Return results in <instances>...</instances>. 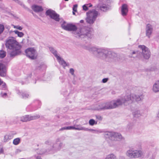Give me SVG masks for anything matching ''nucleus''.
Here are the masks:
<instances>
[{
    "label": "nucleus",
    "mask_w": 159,
    "mask_h": 159,
    "mask_svg": "<svg viewBox=\"0 0 159 159\" xmlns=\"http://www.w3.org/2000/svg\"><path fill=\"white\" fill-rule=\"evenodd\" d=\"M21 141V139L19 138H17L14 139L13 141V143L14 145H17L19 144Z\"/></svg>",
    "instance_id": "27"
},
{
    "label": "nucleus",
    "mask_w": 159,
    "mask_h": 159,
    "mask_svg": "<svg viewBox=\"0 0 159 159\" xmlns=\"http://www.w3.org/2000/svg\"><path fill=\"white\" fill-rule=\"evenodd\" d=\"M110 145L111 146H113L114 145V144L113 143H110Z\"/></svg>",
    "instance_id": "48"
},
{
    "label": "nucleus",
    "mask_w": 159,
    "mask_h": 159,
    "mask_svg": "<svg viewBox=\"0 0 159 159\" xmlns=\"http://www.w3.org/2000/svg\"><path fill=\"white\" fill-rule=\"evenodd\" d=\"M12 26L14 28L20 30H21L23 29L22 27L19 25H12Z\"/></svg>",
    "instance_id": "36"
},
{
    "label": "nucleus",
    "mask_w": 159,
    "mask_h": 159,
    "mask_svg": "<svg viewBox=\"0 0 159 159\" xmlns=\"http://www.w3.org/2000/svg\"><path fill=\"white\" fill-rule=\"evenodd\" d=\"M1 94L2 97L3 98H5L7 96V93H2L1 92Z\"/></svg>",
    "instance_id": "39"
},
{
    "label": "nucleus",
    "mask_w": 159,
    "mask_h": 159,
    "mask_svg": "<svg viewBox=\"0 0 159 159\" xmlns=\"http://www.w3.org/2000/svg\"><path fill=\"white\" fill-rule=\"evenodd\" d=\"M128 11V5L125 4H123L121 8V14L123 16H126L127 15Z\"/></svg>",
    "instance_id": "16"
},
{
    "label": "nucleus",
    "mask_w": 159,
    "mask_h": 159,
    "mask_svg": "<svg viewBox=\"0 0 159 159\" xmlns=\"http://www.w3.org/2000/svg\"><path fill=\"white\" fill-rule=\"evenodd\" d=\"M110 109L109 102L98 103L94 106L93 109L94 110H102Z\"/></svg>",
    "instance_id": "11"
},
{
    "label": "nucleus",
    "mask_w": 159,
    "mask_h": 159,
    "mask_svg": "<svg viewBox=\"0 0 159 159\" xmlns=\"http://www.w3.org/2000/svg\"><path fill=\"white\" fill-rule=\"evenodd\" d=\"M15 18L16 19H17V18H18V17H16Z\"/></svg>",
    "instance_id": "51"
},
{
    "label": "nucleus",
    "mask_w": 159,
    "mask_h": 159,
    "mask_svg": "<svg viewBox=\"0 0 159 159\" xmlns=\"http://www.w3.org/2000/svg\"><path fill=\"white\" fill-rule=\"evenodd\" d=\"M141 99V96L135 94H131L130 95L121 97L109 102L110 109H113L123 104L127 105L134 101L138 102Z\"/></svg>",
    "instance_id": "2"
},
{
    "label": "nucleus",
    "mask_w": 159,
    "mask_h": 159,
    "mask_svg": "<svg viewBox=\"0 0 159 159\" xmlns=\"http://www.w3.org/2000/svg\"><path fill=\"white\" fill-rule=\"evenodd\" d=\"M17 93L18 95L20 96H21V98L24 99L28 98L29 96V94L25 92H20L19 91Z\"/></svg>",
    "instance_id": "23"
},
{
    "label": "nucleus",
    "mask_w": 159,
    "mask_h": 159,
    "mask_svg": "<svg viewBox=\"0 0 159 159\" xmlns=\"http://www.w3.org/2000/svg\"><path fill=\"white\" fill-rule=\"evenodd\" d=\"M39 117L40 116L39 115H36L32 116L27 115L21 117V120L23 122H26L28 121L35 120Z\"/></svg>",
    "instance_id": "13"
},
{
    "label": "nucleus",
    "mask_w": 159,
    "mask_h": 159,
    "mask_svg": "<svg viewBox=\"0 0 159 159\" xmlns=\"http://www.w3.org/2000/svg\"><path fill=\"white\" fill-rule=\"evenodd\" d=\"M89 123L90 125L93 126L95 124H97L98 121H95L93 119H91L89 120Z\"/></svg>",
    "instance_id": "29"
},
{
    "label": "nucleus",
    "mask_w": 159,
    "mask_h": 159,
    "mask_svg": "<svg viewBox=\"0 0 159 159\" xmlns=\"http://www.w3.org/2000/svg\"><path fill=\"white\" fill-rule=\"evenodd\" d=\"M133 115L135 117H138L141 115L140 111L139 110L135 111L133 112Z\"/></svg>",
    "instance_id": "31"
},
{
    "label": "nucleus",
    "mask_w": 159,
    "mask_h": 159,
    "mask_svg": "<svg viewBox=\"0 0 159 159\" xmlns=\"http://www.w3.org/2000/svg\"><path fill=\"white\" fill-rule=\"evenodd\" d=\"M46 144H47V143L49 144V143H50L49 141H46Z\"/></svg>",
    "instance_id": "49"
},
{
    "label": "nucleus",
    "mask_w": 159,
    "mask_h": 159,
    "mask_svg": "<svg viewBox=\"0 0 159 159\" xmlns=\"http://www.w3.org/2000/svg\"><path fill=\"white\" fill-rule=\"evenodd\" d=\"M77 5L76 4L74 5L73 7V10L74 11H76L77 9Z\"/></svg>",
    "instance_id": "37"
},
{
    "label": "nucleus",
    "mask_w": 159,
    "mask_h": 159,
    "mask_svg": "<svg viewBox=\"0 0 159 159\" xmlns=\"http://www.w3.org/2000/svg\"><path fill=\"white\" fill-rule=\"evenodd\" d=\"M157 118L159 120V111H158V113L157 114Z\"/></svg>",
    "instance_id": "44"
},
{
    "label": "nucleus",
    "mask_w": 159,
    "mask_h": 159,
    "mask_svg": "<svg viewBox=\"0 0 159 159\" xmlns=\"http://www.w3.org/2000/svg\"><path fill=\"white\" fill-rule=\"evenodd\" d=\"M32 9L35 12H39L43 11V9L41 6L33 5L32 6Z\"/></svg>",
    "instance_id": "22"
},
{
    "label": "nucleus",
    "mask_w": 159,
    "mask_h": 159,
    "mask_svg": "<svg viewBox=\"0 0 159 159\" xmlns=\"http://www.w3.org/2000/svg\"><path fill=\"white\" fill-rule=\"evenodd\" d=\"M76 127H75L74 128L75 130H83L86 131V128H85L80 125H76Z\"/></svg>",
    "instance_id": "25"
},
{
    "label": "nucleus",
    "mask_w": 159,
    "mask_h": 159,
    "mask_svg": "<svg viewBox=\"0 0 159 159\" xmlns=\"http://www.w3.org/2000/svg\"><path fill=\"white\" fill-rule=\"evenodd\" d=\"M87 5L88 6H87L85 5H83V9L85 11H86L88 9V7H91L92 6V5L91 4H87Z\"/></svg>",
    "instance_id": "35"
},
{
    "label": "nucleus",
    "mask_w": 159,
    "mask_h": 159,
    "mask_svg": "<svg viewBox=\"0 0 159 159\" xmlns=\"http://www.w3.org/2000/svg\"><path fill=\"white\" fill-rule=\"evenodd\" d=\"M2 0H0V1H1Z\"/></svg>",
    "instance_id": "55"
},
{
    "label": "nucleus",
    "mask_w": 159,
    "mask_h": 159,
    "mask_svg": "<svg viewBox=\"0 0 159 159\" xmlns=\"http://www.w3.org/2000/svg\"><path fill=\"white\" fill-rule=\"evenodd\" d=\"M104 137L112 141H120L123 140L124 138L122 135L118 132L113 131H106L103 134Z\"/></svg>",
    "instance_id": "5"
},
{
    "label": "nucleus",
    "mask_w": 159,
    "mask_h": 159,
    "mask_svg": "<svg viewBox=\"0 0 159 159\" xmlns=\"http://www.w3.org/2000/svg\"><path fill=\"white\" fill-rule=\"evenodd\" d=\"M95 117L97 120L96 121H101L102 120V117L100 115H96Z\"/></svg>",
    "instance_id": "34"
},
{
    "label": "nucleus",
    "mask_w": 159,
    "mask_h": 159,
    "mask_svg": "<svg viewBox=\"0 0 159 159\" xmlns=\"http://www.w3.org/2000/svg\"><path fill=\"white\" fill-rule=\"evenodd\" d=\"M6 46L7 48L11 50L8 53L11 57H13L21 53V46L13 37L8 38L6 42Z\"/></svg>",
    "instance_id": "4"
},
{
    "label": "nucleus",
    "mask_w": 159,
    "mask_h": 159,
    "mask_svg": "<svg viewBox=\"0 0 159 159\" xmlns=\"http://www.w3.org/2000/svg\"><path fill=\"white\" fill-rule=\"evenodd\" d=\"M5 28L3 25L0 24V34L3 33Z\"/></svg>",
    "instance_id": "33"
},
{
    "label": "nucleus",
    "mask_w": 159,
    "mask_h": 159,
    "mask_svg": "<svg viewBox=\"0 0 159 159\" xmlns=\"http://www.w3.org/2000/svg\"><path fill=\"white\" fill-rule=\"evenodd\" d=\"M75 11H73V14L74 15H75Z\"/></svg>",
    "instance_id": "50"
},
{
    "label": "nucleus",
    "mask_w": 159,
    "mask_h": 159,
    "mask_svg": "<svg viewBox=\"0 0 159 159\" xmlns=\"http://www.w3.org/2000/svg\"><path fill=\"white\" fill-rule=\"evenodd\" d=\"M84 22V20H80V23H83Z\"/></svg>",
    "instance_id": "46"
},
{
    "label": "nucleus",
    "mask_w": 159,
    "mask_h": 159,
    "mask_svg": "<svg viewBox=\"0 0 159 159\" xmlns=\"http://www.w3.org/2000/svg\"><path fill=\"white\" fill-rule=\"evenodd\" d=\"M122 157L120 156L118 158L113 153H111L107 155L105 157L104 159H123Z\"/></svg>",
    "instance_id": "21"
},
{
    "label": "nucleus",
    "mask_w": 159,
    "mask_h": 159,
    "mask_svg": "<svg viewBox=\"0 0 159 159\" xmlns=\"http://www.w3.org/2000/svg\"><path fill=\"white\" fill-rule=\"evenodd\" d=\"M13 32L17 34L18 36L20 38L22 37L24 35V34L23 33L19 32L17 30H15L13 31Z\"/></svg>",
    "instance_id": "28"
},
{
    "label": "nucleus",
    "mask_w": 159,
    "mask_h": 159,
    "mask_svg": "<svg viewBox=\"0 0 159 159\" xmlns=\"http://www.w3.org/2000/svg\"><path fill=\"white\" fill-rule=\"evenodd\" d=\"M152 91L155 93L159 92V80L154 83L152 88Z\"/></svg>",
    "instance_id": "20"
},
{
    "label": "nucleus",
    "mask_w": 159,
    "mask_h": 159,
    "mask_svg": "<svg viewBox=\"0 0 159 159\" xmlns=\"http://www.w3.org/2000/svg\"><path fill=\"white\" fill-rule=\"evenodd\" d=\"M36 159H42L40 157L38 156L36 157Z\"/></svg>",
    "instance_id": "45"
},
{
    "label": "nucleus",
    "mask_w": 159,
    "mask_h": 159,
    "mask_svg": "<svg viewBox=\"0 0 159 159\" xmlns=\"http://www.w3.org/2000/svg\"><path fill=\"white\" fill-rule=\"evenodd\" d=\"M84 49L88 50L96 57L103 59L109 60L110 59L113 58V54H114L107 49L102 48H97L91 46H86Z\"/></svg>",
    "instance_id": "3"
},
{
    "label": "nucleus",
    "mask_w": 159,
    "mask_h": 159,
    "mask_svg": "<svg viewBox=\"0 0 159 159\" xmlns=\"http://www.w3.org/2000/svg\"><path fill=\"white\" fill-rule=\"evenodd\" d=\"M0 86L2 85V89H6V85L5 83L2 80V82L0 83Z\"/></svg>",
    "instance_id": "32"
},
{
    "label": "nucleus",
    "mask_w": 159,
    "mask_h": 159,
    "mask_svg": "<svg viewBox=\"0 0 159 159\" xmlns=\"http://www.w3.org/2000/svg\"><path fill=\"white\" fill-rule=\"evenodd\" d=\"M16 133L11 132L6 134L4 137L3 141L4 142H6L11 139Z\"/></svg>",
    "instance_id": "17"
},
{
    "label": "nucleus",
    "mask_w": 159,
    "mask_h": 159,
    "mask_svg": "<svg viewBox=\"0 0 159 159\" xmlns=\"http://www.w3.org/2000/svg\"><path fill=\"white\" fill-rule=\"evenodd\" d=\"M75 126H69L66 127V130L74 129Z\"/></svg>",
    "instance_id": "38"
},
{
    "label": "nucleus",
    "mask_w": 159,
    "mask_h": 159,
    "mask_svg": "<svg viewBox=\"0 0 159 159\" xmlns=\"http://www.w3.org/2000/svg\"><path fill=\"white\" fill-rule=\"evenodd\" d=\"M26 56L32 59H35L37 56V52L36 49L33 48H30L25 50Z\"/></svg>",
    "instance_id": "8"
},
{
    "label": "nucleus",
    "mask_w": 159,
    "mask_h": 159,
    "mask_svg": "<svg viewBox=\"0 0 159 159\" xmlns=\"http://www.w3.org/2000/svg\"><path fill=\"white\" fill-rule=\"evenodd\" d=\"M98 14V12L94 10L89 11L87 13V16L86 18V22L90 24H93L95 21Z\"/></svg>",
    "instance_id": "7"
},
{
    "label": "nucleus",
    "mask_w": 159,
    "mask_h": 159,
    "mask_svg": "<svg viewBox=\"0 0 159 159\" xmlns=\"http://www.w3.org/2000/svg\"><path fill=\"white\" fill-rule=\"evenodd\" d=\"M64 0L65 1H68L69 0Z\"/></svg>",
    "instance_id": "52"
},
{
    "label": "nucleus",
    "mask_w": 159,
    "mask_h": 159,
    "mask_svg": "<svg viewBox=\"0 0 159 159\" xmlns=\"http://www.w3.org/2000/svg\"><path fill=\"white\" fill-rule=\"evenodd\" d=\"M138 54H139L138 51H133L132 52V53L130 54L129 55V56L130 57H133V58H134L136 57L139 59H141L142 58V57L138 55Z\"/></svg>",
    "instance_id": "24"
},
{
    "label": "nucleus",
    "mask_w": 159,
    "mask_h": 159,
    "mask_svg": "<svg viewBox=\"0 0 159 159\" xmlns=\"http://www.w3.org/2000/svg\"><path fill=\"white\" fill-rule=\"evenodd\" d=\"M86 131H90L93 133H95L97 134H98L102 132L100 130H98L93 129H90L88 128H86Z\"/></svg>",
    "instance_id": "26"
},
{
    "label": "nucleus",
    "mask_w": 159,
    "mask_h": 159,
    "mask_svg": "<svg viewBox=\"0 0 159 159\" xmlns=\"http://www.w3.org/2000/svg\"><path fill=\"white\" fill-rule=\"evenodd\" d=\"M150 159H155V157H153L150 158Z\"/></svg>",
    "instance_id": "47"
},
{
    "label": "nucleus",
    "mask_w": 159,
    "mask_h": 159,
    "mask_svg": "<svg viewBox=\"0 0 159 159\" xmlns=\"http://www.w3.org/2000/svg\"><path fill=\"white\" fill-rule=\"evenodd\" d=\"M43 153H40V154H43Z\"/></svg>",
    "instance_id": "53"
},
{
    "label": "nucleus",
    "mask_w": 159,
    "mask_h": 159,
    "mask_svg": "<svg viewBox=\"0 0 159 159\" xmlns=\"http://www.w3.org/2000/svg\"><path fill=\"white\" fill-rule=\"evenodd\" d=\"M108 79L106 78L103 79L102 80V82L103 83H105L108 81Z\"/></svg>",
    "instance_id": "41"
},
{
    "label": "nucleus",
    "mask_w": 159,
    "mask_h": 159,
    "mask_svg": "<svg viewBox=\"0 0 159 159\" xmlns=\"http://www.w3.org/2000/svg\"><path fill=\"white\" fill-rule=\"evenodd\" d=\"M66 130V127H62L60 129V130Z\"/></svg>",
    "instance_id": "42"
},
{
    "label": "nucleus",
    "mask_w": 159,
    "mask_h": 159,
    "mask_svg": "<svg viewBox=\"0 0 159 159\" xmlns=\"http://www.w3.org/2000/svg\"><path fill=\"white\" fill-rule=\"evenodd\" d=\"M139 48L142 51L143 57L145 59H148L151 55V52L148 48L143 45H139Z\"/></svg>",
    "instance_id": "9"
},
{
    "label": "nucleus",
    "mask_w": 159,
    "mask_h": 159,
    "mask_svg": "<svg viewBox=\"0 0 159 159\" xmlns=\"http://www.w3.org/2000/svg\"><path fill=\"white\" fill-rule=\"evenodd\" d=\"M49 48L51 52L54 54L57 58L59 63L62 65L64 67L66 66L67 64L66 62L57 53V51L52 47H50Z\"/></svg>",
    "instance_id": "10"
},
{
    "label": "nucleus",
    "mask_w": 159,
    "mask_h": 159,
    "mask_svg": "<svg viewBox=\"0 0 159 159\" xmlns=\"http://www.w3.org/2000/svg\"><path fill=\"white\" fill-rule=\"evenodd\" d=\"M46 14L51 18L54 20L56 21H59L60 19L59 16L56 13L55 11L49 9L46 11Z\"/></svg>",
    "instance_id": "12"
},
{
    "label": "nucleus",
    "mask_w": 159,
    "mask_h": 159,
    "mask_svg": "<svg viewBox=\"0 0 159 159\" xmlns=\"http://www.w3.org/2000/svg\"><path fill=\"white\" fill-rule=\"evenodd\" d=\"M126 156L129 158H139L143 156L142 149L134 150L133 148L127 150L125 153Z\"/></svg>",
    "instance_id": "6"
},
{
    "label": "nucleus",
    "mask_w": 159,
    "mask_h": 159,
    "mask_svg": "<svg viewBox=\"0 0 159 159\" xmlns=\"http://www.w3.org/2000/svg\"><path fill=\"white\" fill-rule=\"evenodd\" d=\"M96 8L103 11H106L109 9V7L107 4L100 3L97 5Z\"/></svg>",
    "instance_id": "15"
},
{
    "label": "nucleus",
    "mask_w": 159,
    "mask_h": 159,
    "mask_svg": "<svg viewBox=\"0 0 159 159\" xmlns=\"http://www.w3.org/2000/svg\"><path fill=\"white\" fill-rule=\"evenodd\" d=\"M6 55V52L3 50L0 51V58H3Z\"/></svg>",
    "instance_id": "30"
},
{
    "label": "nucleus",
    "mask_w": 159,
    "mask_h": 159,
    "mask_svg": "<svg viewBox=\"0 0 159 159\" xmlns=\"http://www.w3.org/2000/svg\"><path fill=\"white\" fill-rule=\"evenodd\" d=\"M74 70L72 68H71L70 70V72L72 75H74Z\"/></svg>",
    "instance_id": "40"
},
{
    "label": "nucleus",
    "mask_w": 159,
    "mask_h": 159,
    "mask_svg": "<svg viewBox=\"0 0 159 159\" xmlns=\"http://www.w3.org/2000/svg\"><path fill=\"white\" fill-rule=\"evenodd\" d=\"M6 69L5 66L0 63V76L5 77L6 75Z\"/></svg>",
    "instance_id": "18"
},
{
    "label": "nucleus",
    "mask_w": 159,
    "mask_h": 159,
    "mask_svg": "<svg viewBox=\"0 0 159 159\" xmlns=\"http://www.w3.org/2000/svg\"><path fill=\"white\" fill-rule=\"evenodd\" d=\"M63 146V143L61 142L59 139H57L53 145L52 150L55 151L60 150L62 148Z\"/></svg>",
    "instance_id": "14"
},
{
    "label": "nucleus",
    "mask_w": 159,
    "mask_h": 159,
    "mask_svg": "<svg viewBox=\"0 0 159 159\" xmlns=\"http://www.w3.org/2000/svg\"><path fill=\"white\" fill-rule=\"evenodd\" d=\"M3 152L2 148L0 147V154L2 153Z\"/></svg>",
    "instance_id": "43"
},
{
    "label": "nucleus",
    "mask_w": 159,
    "mask_h": 159,
    "mask_svg": "<svg viewBox=\"0 0 159 159\" xmlns=\"http://www.w3.org/2000/svg\"><path fill=\"white\" fill-rule=\"evenodd\" d=\"M62 29L68 31H72L75 37L77 38H91L92 32L89 28H84L77 29L75 25L64 21L61 25Z\"/></svg>",
    "instance_id": "1"
},
{
    "label": "nucleus",
    "mask_w": 159,
    "mask_h": 159,
    "mask_svg": "<svg viewBox=\"0 0 159 159\" xmlns=\"http://www.w3.org/2000/svg\"><path fill=\"white\" fill-rule=\"evenodd\" d=\"M18 150L20 152V150Z\"/></svg>",
    "instance_id": "54"
},
{
    "label": "nucleus",
    "mask_w": 159,
    "mask_h": 159,
    "mask_svg": "<svg viewBox=\"0 0 159 159\" xmlns=\"http://www.w3.org/2000/svg\"><path fill=\"white\" fill-rule=\"evenodd\" d=\"M146 35L149 38H150L152 31V26L150 24H148L146 28Z\"/></svg>",
    "instance_id": "19"
}]
</instances>
